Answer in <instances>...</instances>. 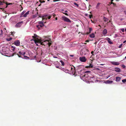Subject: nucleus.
I'll return each instance as SVG.
<instances>
[{
    "instance_id": "41",
    "label": "nucleus",
    "mask_w": 126,
    "mask_h": 126,
    "mask_svg": "<svg viewBox=\"0 0 126 126\" xmlns=\"http://www.w3.org/2000/svg\"><path fill=\"white\" fill-rule=\"evenodd\" d=\"M64 72L66 73H68V70L66 69L65 70Z\"/></svg>"
},
{
    "instance_id": "9",
    "label": "nucleus",
    "mask_w": 126,
    "mask_h": 126,
    "mask_svg": "<svg viewBox=\"0 0 126 126\" xmlns=\"http://www.w3.org/2000/svg\"><path fill=\"white\" fill-rule=\"evenodd\" d=\"M106 39L108 41V43L110 44H113V43L111 41L110 39L109 38L107 37L106 38Z\"/></svg>"
},
{
    "instance_id": "6",
    "label": "nucleus",
    "mask_w": 126,
    "mask_h": 126,
    "mask_svg": "<svg viewBox=\"0 0 126 126\" xmlns=\"http://www.w3.org/2000/svg\"><path fill=\"white\" fill-rule=\"evenodd\" d=\"M62 18L63 20L64 21L67 22H70L71 21L68 18H67L64 16H63L62 17Z\"/></svg>"
},
{
    "instance_id": "1",
    "label": "nucleus",
    "mask_w": 126,
    "mask_h": 126,
    "mask_svg": "<svg viewBox=\"0 0 126 126\" xmlns=\"http://www.w3.org/2000/svg\"><path fill=\"white\" fill-rule=\"evenodd\" d=\"M31 41H33L37 45H38V43L40 44L41 45H48L49 46L51 44V43L50 42H48V41H46L44 40H41V41H39V40H36L31 39Z\"/></svg>"
},
{
    "instance_id": "29",
    "label": "nucleus",
    "mask_w": 126,
    "mask_h": 126,
    "mask_svg": "<svg viewBox=\"0 0 126 126\" xmlns=\"http://www.w3.org/2000/svg\"><path fill=\"white\" fill-rule=\"evenodd\" d=\"M100 3H97V5H96V9H97L98 8V7H99V6L100 5Z\"/></svg>"
},
{
    "instance_id": "13",
    "label": "nucleus",
    "mask_w": 126,
    "mask_h": 126,
    "mask_svg": "<svg viewBox=\"0 0 126 126\" xmlns=\"http://www.w3.org/2000/svg\"><path fill=\"white\" fill-rule=\"evenodd\" d=\"M112 64L115 65H118L119 63L118 62H112Z\"/></svg>"
},
{
    "instance_id": "23",
    "label": "nucleus",
    "mask_w": 126,
    "mask_h": 126,
    "mask_svg": "<svg viewBox=\"0 0 126 126\" xmlns=\"http://www.w3.org/2000/svg\"><path fill=\"white\" fill-rule=\"evenodd\" d=\"M25 11H23L21 13V16H20L21 17H23V15L25 14L24 13H25Z\"/></svg>"
},
{
    "instance_id": "60",
    "label": "nucleus",
    "mask_w": 126,
    "mask_h": 126,
    "mask_svg": "<svg viewBox=\"0 0 126 126\" xmlns=\"http://www.w3.org/2000/svg\"><path fill=\"white\" fill-rule=\"evenodd\" d=\"M110 76H108V77H107V79L108 78H109V77H110Z\"/></svg>"
},
{
    "instance_id": "12",
    "label": "nucleus",
    "mask_w": 126,
    "mask_h": 126,
    "mask_svg": "<svg viewBox=\"0 0 126 126\" xmlns=\"http://www.w3.org/2000/svg\"><path fill=\"white\" fill-rule=\"evenodd\" d=\"M43 40L46 42L48 41V42H51L50 39L48 38L45 37Z\"/></svg>"
},
{
    "instance_id": "27",
    "label": "nucleus",
    "mask_w": 126,
    "mask_h": 126,
    "mask_svg": "<svg viewBox=\"0 0 126 126\" xmlns=\"http://www.w3.org/2000/svg\"><path fill=\"white\" fill-rule=\"evenodd\" d=\"M60 62H61V63L62 65L63 66L64 65V62L62 60H60Z\"/></svg>"
},
{
    "instance_id": "59",
    "label": "nucleus",
    "mask_w": 126,
    "mask_h": 126,
    "mask_svg": "<svg viewBox=\"0 0 126 126\" xmlns=\"http://www.w3.org/2000/svg\"><path fill=\"white\" fill-rule=\"evenodd\" d=\"M65 12H67V11L66 10V11H65Z\"/></svg>"
},
{
    "instance_id": "53",
    "label": "nucleus",
    "mask_w": 126,
    "mask_h": 126,
    "mask_svg": "<svg viewBox=\"0 0 126 126\" xmlns=\"http://www.w3.org/2000/svg\"><path fill=\"white\" fill-rule=\"evenodd\" d=\"M39 1H40V2L41 3H42V0H40Z\"/></svg>"
},
{
    "instance_id": "55",
    "label": "nucleus",
    "mask_w": 126,
    "mask_h": 126,
    "mask_svg": "<svg viewBox=\"0 0 126 126\" xmlns=\"http://www.w3.org/2000/svg\"><path fill=\"white\" fill-rule=\"evenodd\" d=\"M45 1L44 0H43L42 1V2L44 3L45 2Z\"/></svg>"
},
{
    "instance_id": "49",
    "label": "nucleus",
    "mask_w": 126,
    "mask_h": 126,
    "mask_svg": "<svg viewBox=\"0 0 126 126\" xmlns=\"http://www.w3.org/2000/svg\"><path fill=\"white\" fill-rule=\"evenodd\" d=\"M56 67L57 68H59L60 67V66H56Z\"/></svg>"
},
{
    "instance_id": "35",
    "label": "nucleus",
    "mask_w": 126,
    "mask_h": 126,
    "mask_svg": "<svg viewBox=\"0 0 126 126\" xmlns=\"http://www.w3.org/2000/svg\"><path fill=\"white\" fill-rule=\"evenodd\" d=\"M92 17V15H89V18L90 19Z\"/></svg>"
},
{
    "instance_id": "22",
    "label": "nucleus",
    "mask_w": 126,
    "mask_h": 126,
    "mask_svg": "<svg viewBox=\"0 0 126 126\" xmlns=\"http://www.w3.org/2000/svg\"><path fill=\"white\" fill-rule=\"evenodd\" d=\"M112 82L113 81H112L108 80L105 83L107 84H110L112 83Z\"/></svg>"
},
{
    "instance_id": "54",
    "label": "nucleus",
    "mask_w": 126,
    "mask_h": 126,
    "mask_svg": "<svg viewBox=\"0 0 126 126\" xmlns=\"http://www.w3.org/2000/svg\"><path fill=\"white\" fill-rule=\"evenodd\" d=\"M50 18H51V17H50V16L49 17H48V19H50Z\"/></svg>"
},
{
    "instance_id": "7",
    "label": "nucleus",
    "mask_w": 126,
    "mask_h": 126,
    "mask_svg": "<svg viewBox=\"0 0 126 126\" xmlns=\"http://www.w3.org/2000/svg\"><path fill=\"white\" fill-rule=\"evenodd\" d=\"M23 23V21H21L17 23L15 26V27L16 28H19L22 25Z\"/></svg>"
},
{
    "instance_id": "2",
    "label": "nucleus",
    "mask_w": 126,
    "mask_h": 126,
    "mask_svg": "<svg viewBox=\"0 0 126 126\" xmlns=\"http://www.w3.org/2000/svg\"><path fill=\"white\" fill-rule=\"evenodd\" d=\"M25 54L26 53L25 52L22 51H19L18 53L17 54V55L19 57L21 58L22 59H27L26 58L29 59V57L25 55Z\"/></svg>"
},
{
    "instance_id": "43",
    "label": "nucleus",
    "mask_w": 126,
    "mask_h": 126,
    "mask_svg": "<svg viewBox=\"0 0 126 126\" xmlns=\"http://www.w3.org/2000/svg\"><path fill=\"white\" fill-rule=\"evenodd\" d=\"M122 67L123 68H125L126 67L124 65H123Z\"/></svg>"
},
{
    "instance_id": "8",
    "label": "nucleus",
    "mask_w": 126,
    "mask_h": 126,
    "mask_svg": "<svg viewBox=\"0 0 126 126\" xmlns=\"http://www.w3.org/2000/svg\"><path fill=\"white\" fill-rule=\"evenodd\" d=\"M14 44L16 46H19L20 45V42L19 40H17L15 41Z\"/></svg>"
},
{
    "instance_id": "64",
    "label": "nucleus",
    "mask_w": 126,
    "mask_h": 126,
    "mask_svg": "<svg viewBox=\"0 0 126 126\" xmlns=\"http://www.w3.org/2000/svg\"><path fill=\"white\" fill-rule=\"evenodd\" d=\"M125 59H126V56L125 57Z\"/></svg>"
},
{
    "instance_id": "28",
    "label": "nucleus",
    "mask_w": 126,
    "mask_h": 126,
    "mask_svg": "<svg viewBox=\"0 0 126 126\" xmlns=\"http://www.w3.org/2000/svg\"><path fill=\"white\" fill-rule=\"evenodd\" d=\"M38 23L39 24H43L44 22L43 21H39L38 22Z\"/></svg>"
},
{
    "instance_id": "31",
    "label": "nucleus",
    "mask_w": 126,
    "mask_h": 126,
    "mask_svg": "<svg viewBox=\"0 0 126 126\" xmlns=\"http://www.w3.org/2000/svg\"><path fill=\"white\" fill-rule=\"evenodd\" d=\"M41 28L42 27L44 26V24H40L39 25Z\"/></svg>"
},
{
    "instance_id": "57",
    "label": "nucleus",
    "mask_w": 126,
    "mask_h": 126,
    "mask_svg": "<svg viewBox=\"0 0 126 126\" xmlns=\"http://www.w3.org/2000/svg\"><path fill=\"white\" fill-rule=\"evenodd\" d=\"M70 56H71V57H73V55H70Z\"/></svg>"
},
{
    "instance_id": "17",
    "label": "nucleus",
    "mask_w": 126,
    "mask_h": 126,
    "mask_svg": "<svg viewBox=\"0 0 126 126\" xmlns=\"http://www.w3.org/2000/svg\"><path fill=\"white\" fill-rule=\"evenodd\" d=\"M80 78L81 79L83 80V81H85L86 80L85 79V75L84 76H82V77H80Z\"/></svg>"
},
{
    "instance_id": "47",
    "label": "nucleus",
    "mask_w": 126,
    "mask_h": 126,
    "mask_svg": "<svg viewBox=\"0 0 126 126\" xmlns=\"http://www.w3.org/2000/svg\"><path fill=\"white\" fill-rule=\"evenodd\" d=\"M85 15L86 16H89V15H88V14H85Z\"/></svg>"
},
{
    "instance_id": "44",
    "label": "nucleus",
    "mask_w": 126,
    "mask_h": 126,
    "mask_svg": "<svg viewBox=\"0 0 126 126\" xmlns=\"http://www.w3.org/2000/svg\"><path fill=\"white\" fill-rule=\"evenodd\" d=\"M122 46V44H121V45H120L119 46V48H120Z\"/></svg>"
},
{
    "instance_id": "46",
    "label": "nucleus",
    "mask_w": 126,
    "mask_h": 126,
    "mask_svg": "<svg viewBox=\"0 0 126 126\" xmlns=\"http://www.w3.org/2000/svg\"><path fill=\"white\" fill-rule=\"evenodd\" d=\"M63 13L64 14H65L66 15V16H68V15L67 14V13Z\"/></svg>"
},
{
    "instance_id": "25",
    "label": "nucleus",
    "mask_w": 126,
    "mask_h": 126,
    "mask_svg": "<svg viewBox=\"0 0 126 126\" xmlns=\"http://www.w3.org/2000/svg\"><path fill=\"white\" fill-rule=\"evenodd\" d=\"M11 49L13 51H14L15 49V47H14L13 46H12L11 47Z\"/></svg>"
},
{
    "instance_id": "42",
    "label": "nucleus",
    "mask_w": 126,
    "mask_h": 126,
    "mask_svg": "<svg viewBox=\"0 0 126 126\" xmlns=\"http://www.w3.org/2000/svg\"><path fill=\"white\" fill-rule=\"evenodd\" d=\"M37 27L38 29H39L40 28V27L39 25H37Z\"/></svg>"
},
{
    "instance_id": "33",
    "label": "nucleus",
    "mask_w": 126,
    "mask_h": 126,
    "mask_svg": "<svg viewBox=\"0 0 126 126\" xmlns=\"http://www.w3.org/2000/svg\"><path fill=\"white\" fill-rule=\"evenodd\" d=\"M5 3L4 2H2V1H0V5H3V3Z\"/></svg>"
},
{
    "instance_id": "10",
    "label": "nucleus",
    "mask_w": 126,
    "mask_h": 126,
    "mask_svg": "<svg viewBox=\"0 0 126 126\" xmlns=\"http://www.w3.org/2000/svg\"><path fill=\"white\" fill-rule=\"evenodd\" d=\"M76 70L75 69H75H73V68L71 67V72L74 75H75V71Z\"/></svg>"
},
{
    "instance_id": "15",
    "label": "nucleus",
    "mask_w": 126,
    "mask_h": 126,
    "mask_svg": "<svg viewBox=\"0 0 126 126\" xmlns=\"http://www.w3.org/2000/svg\"><path fill=\"white\" fill-rule=\"evenodd\" d=\"M121 78L119 77H116L115 78V81L117 82L120 81Z\"/></svg>"
},
{
    "instance_id": "48",
    "label": "nucleus",
    "mask_w": 126,
    "mask_h": 126,
    "mask_svg": "<svg viewBox=\"0 0 126 126\" xmlns=\"http://www.w3.org/2000/svg\"><path fill=\"white\" fill-rule=\"evenodd\" d=\"M0 9H2V11H4V9H3V8H0Z\"/></svg>"
},
{
    "instance_id": "51",
    "label": "nucleus",
    "mask_w": 126,
    "mask_h": 126,
    "mask_svg": "<svg viewBox=\"0 0 126 126\" xmlns=\"http://www.w3.org/2000/svg\"><path fill=\"white\" fill-rule=\"evenodd\" d=\"M126 42V40H125V41H123V43H125Z\"/></svg>"
},
{
    "instance_id": "52",
    "label": "nucleus",
    "mask_w": 126,
    "mask_h": 126,
    "mask_svg": "<svg viewBox=\"0 0 126 126\" xmlns=\"http://www.w3.org/2000/svg\"><path fill=\"white\" fill-rule=\"evenodd\" d=\"M53 57L54 58H58V57H56V56H54Z\"/></svg>"
},
{
    "instance_id": "3",
    "label": "nucleus",
    "mask_w": 126,
    "mask_h": 126,
    "mask_svg": "<svg viewBox=\"0 0 126 126\" xmlns=\"http://www.w3.org/2000/svg\"><path fill=\"white\" fill-rule=\"evenodd\" d=\"M7 48L5 47H3L2 49L1 54L2 55L7 56L8 54V51L7 50Z\"/></svg>"
},
{
    "instance_id": "32",
    "label": "nucleus",
    "mask_w": 126,
    "mask_h": 126,
    "mask_svg": "<svg viewBox=\"0 0 126 126\" xmlns=\"http://www.w3.org/2000/svg\"><path fill=\"white\" fill-rule=\"evenodd\" d=\"M122 82L124 83H125L126 82V79H125L122 80Z\"/></svg>"
},
{
    "instance_id": "34",
    "label": "nucleus",
    "mask_w": 126,
    "mask_h": 126,
    "mask_svg": "<svg viewBox=\"0 0 126 126\" xmlns=\"http://www.w3.org/2000/svg\"><path fill=\"white\" fill-rule=\"evenodd\" d=\"M90 72H91L90 71H89L87 70V71H86L85 72V73H90Z\"/></svg>"
},
{
    "instance_id": "4",
    "label": "nucleus",
    "mask_w": 126,
    "mask_h": 126,
    "mask_svg": "<svg viewBox=\"0 0 126 126\" xmlns=\"http://www.w3.org/2000/svg\"><path fill=\"white\" fill-rule=\"evenodd\" d=\"M84 69V67L83 66L79 65L75 68V69L77 70L78 72L79 71L81 72Z\"/></svg>"
},
{
    "instance_id": "24",
    "label": "nucleus",
    "mask_w": 126,
    "mask_h": 126,
    "mask_svg": "<svg viewBox=\"0 0 126 126\" xmlns=\"http://www.w3.org/2000/svg\"><path fill=\"white\" fill-rule=\"evenodd\" d=\"M104 17V21L105 22H107V21H108L109 20V19L105 17L104 16L103 17Z\"/></svg>"
},
{
    "instance_id": "61",
    "label": "nucleus",
    "mask_w": 126,
    "mask_h": 126,
    "mask_svg": "<svg viewBox=\"0 0 126 126\" xmlns=\"http://www.w3.org/2000/svg\"><path fill=\"white\" fill-rule=\"evenodd\" d=\"M86 42H89V41L88 40H87L86 41Z\"/></svg>"
},
{
    "instance_id": "40",
    "label": "nucleus",
    "mask_w": 126,
    "mask_h": 126,
    "mask_svg": "<svg viewBox=\"0 0 126 126\" xmlns=\"http://www.w3.org/2000/svg\"><path fill=\"white\" fill-rule=\"evenodd\" d=\"M121 30L123 32H124V28L122 29H121Z\"/></svg>"
},
{
    "instance_id": "39",
    "label": "nucleus",
    "mask_w": 126,
    "mask_h": 126,
    "mask_svg": "<svg viewBox=\"0 0 126 126\" xmlns=\"http://www.w3.org/2000/svg\"><path fill=\"white\" fill-rule=\"evenodd\" d=\"M11 35H13V34H15V32H11Z\"/></svg>"
},
{
    "instance_id": "63",
    "label": "nucleus",
    "mask_w": 126,
    "mask_h": 126,
    "mask_svg": "<svg viewBox=\"0 0 126 126\" xmlns=\"http://www.w3.org/2000/svg\"><path fill=\"white\" fill-rule=\"evenodd\" d=\"M56 20H57V17H56Z\"/></svg>"
},
{
    "instance_id": "50",
    "label": "nucleus",
    "mask_w": 126,
    "mask_h": 126,
    "mask_svg": "<svg viewBox=\"0 0 126 126\" xmlns=\"http://www.w3.org/2000/svg\"><path fill=\"white\" fill-rule=\"evenodd\" d=\"M94 52V51H92L91 52V53L92 54H93V53Z\"/></svg>"
},
{
    "instance_id": "18",
    "label": "nucleus",
    "mask_w": 126,
    "mask_h": 126,
    "mask_svg": "<svg viewBox=\"0 0 126 126\" xmlns=\"http://www.w3.org/2000/svg\"><path fill=\"white\" fill-rule=\"evenodd\" d=\"M38 37V36L36 34H34V36H32V37L33 38V40H35V39H34L35 38H36V37ZM36 40H38V39H36Z\"/></svg>"
},
{
    "instance_id": "56",
    "label": "nucleus",
    "mask_w": 126,
    "mask_h": 126,
    "mask_svg": "<svg viewBox=\"0 0 126 126\" xmlns=\"http://www.w3.org/2000/svg\"><path fill=\"white\" fill-rule=\"evenodd\" d=\"M125 15H126V11H125Z\"/></svg>"
},
{
    "instance_id": "58",
    "label": "nucleus",
    "mask_w": 126,
    "mask_h": 126,
    "mask_svg": "<svg viewBox=\"0 0 126 126\" xmlns=\"http://www.w3.org/2000/svg\"><path fill=\"white\" fill-rule=\"evenodd\" d=\"M90 6L91 7V6L90 5H89V8H90Z\"/></svg>"
},
{
    "instance_id": "36",
    "label": "nucleus",
    "mask_w": 126,
    "mask_h": 126,
    "mask_svg": "<svg viewBox=\"0 0 126 126\" xmlns=\"http://www.w3.org/2000/svg\"><path fill=\"white\" fill-rule=\"evenodd\" d=\"M1 33L0 34V36H1V35L2 34L3 31H2V30H1Z\"/></svg>"
},
{
    "instance_id": "38",
    "label": "nucleus",
    "mask_w": 126,
    "mask_h": 126,
    "mask_svg": "<svg viewBox=\"0 0 126 126\" xmlns=\"http://www.w3.org/2000/svg\"><path fill=\"white\" fill-rule=\"evenodd\" d=\"M92 30V29L91 28H89V32H91Z\"/></svg>"
},
{
    "instance_id": "19",
    "label": "nucleus",
    "mask_w": 126,
    "mask_h": 126,
    "mask_svg": "<svg viewBox=\"0 0 126 126\" xmlns=\"http://www.w3.org/2000/svg\"><path fill=\"white\" fill-rule=\"evenodd\" d=\"M29 11H28L26 13H25L23 16V17H25L27 16V15H28L29 13Z\"/></svg>"
},
{
    "instance_id": "16",
    "label": "nucleus",
    "mask_w": 126,
    "mask_h": 126,
    "mask_svg": "<svg viewBox=\"0 0 126 126\" xmlns=\"http://www.w3.org/2000/svg\"><path fill=\"white\" fill-rule=\"evenodd\" d=\"M107 33V31L106 29H105L104 30L103 32V35H105Z\"/></svg>"
},
{
    "instance_id": "62",
    "label": "nucleus",
    "mask_w": 126,
    "mask_h": 126,
    "mask_svg": "<svg viewBox=\"0 0 126 126\" xmlns=\"http://www.w3.org/2000/svg\"><path fill=\"white\" fill-rule=\"evenodd\" d=\"M125 31H126V28L125 29Z\"/></svg>"
},
{
    "instance_id": "11",
    "label": "nucleus",
    "mask_w": 126,
    "mask_h": 126,
    "mask_svg": "<svg viewBox=\"0 0 126 126\" xmlns=\"http://www.w3.org/2000/svg\"><path fill=\"white\" fill-rule=\"evenodd\" d=\"M86 80H90L91 77H90V76L88 75H85ZM93 78V77L92 78Z\"/></svg>"
},
{
    "instance_id": "20",
    "label": "nucleus",
    "mask_w": 126,
    "mask_h": 126,
    "mask_svg": "<svg viewBox=\"0 0 126 126\" xmlns=\"http://www.w3.org/2000/svg\"><path fill=\"white\" fill-rule=\"evenodd\" d=\"M90 36L92 38H94L95 37L94 34L93 33H92L90 35Z\"/></svg>"
},
{
    "instance_id": "30",
    "label": "nucleus",
    "mask_w": 126,
    "mask_h": 126,
    "mask_svg": "<svg viewBox=\"0 0 126 126\" xmlns=\"http://www.w3.org/2000/svg\"><path fill=\"white\" fill-rule=\"evenodd\" d=\"M89 68H92L93 67V65L92 64H91L89 66Z\"/></svg>"
},
{
    "instance_id": "21",
    "label": "nucleus",
    "mask_w": 126,
    "mask_h": 126,
    "mask_svg": "<svg viewBox=\"0 0 126 126\" xmlns=\"http://www.w3.org/2000/svg\"><path fill=\"white\" fill-rule=\"evenodd\" d=\"M12 39V37H9L7 38H6V41H9L11 40Z\"/></svg>"
},
{
    "instance_id": "37",
    "label": "nucleus",
    "mask_w": 126,
    "mask_h": 126,
    "mask_svg": "<svg viewBox=\"0 0 126 126\" xmlns=\"http://www.w3.org/2000/svg\"><path fill=\"white\" fill-rule=\"evenodd\" d=\"M74 4L76 5L77 7H78L79 6V5H78V4H77V3H75V2L74 3Z\"/></svg>"
},
{
    "instance_id": "14",
    "label": "nucleus",
    "mask_w": 126,
    "mask_h": 126,
    "mask_svg": "<svg viewBox=\"0 0 126 126\" xmlns=\"http://www.w3.org/2000/svg\"><path fill=\"white\" fill-rule=\"evenodd\" d=\"M115 70L117 72H120V69L119 68L116 67L115 68Z\"/></svg>"
},
{
    "instance_id": "45",
    "label": "nucleus",
    "mask_w": 126,
    "mask_h": 126,
    "mask_svg": "<svg viewBox=\"0 0 126 126\" xmlns=\"http://www.w3.org/2000/svg\"><path fill=\"white\" fill-rule=\"evenodd\" d=\"M59 1V0H53V1L55 2L58 1Z\"/></svg>"
},
{
    "instance_id": "5",
    "label": "nucleus",
    "mask_w": 126,
    "mask_h": 126,
    "mask_svg": "<svg viewBox=\"0 0 126 126\" xmlns=\"http://www.w3.org/2000/svg\"><path fill=\"white\" fill-rule=\"evenodd\" d=\"M79 60L81 62H84L86 61V59L85 57L83 56L80 57L79 58Z\"/></svg>"
},
{
    "instance_id": "26",
    "label": "nucleus",
    "mask_w": 126,
    "mask_h": 126,
    "mask_svg": "<svg viewBox=\"0 0 126 126\" xmlns=\"http://www.w3.org/2000/svg\"><path fill=\"white\" fill-rule=\"evenodd\" d=\"M111 2H109V4H113V6H115V4L113 3L112 2V1H113V0H111Z\"/></svg>"
}]
</instances>
